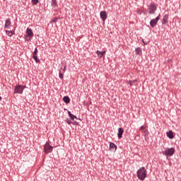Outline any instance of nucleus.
<instances>
[{
	"instance_id": "nucleus-32",
	"label": "nucleus",
	"mask_w": 181,
	"mask_h": 181,
	"mask_svg": "<svg viewBox=\"0 0 181 181\" xmlns=\"http://www.w3.org/2000/svg\"><path fill=\"white\" fill-rule=\"evenodd\" d=\"M143 43H144V45H146V44L145 43V42H144V41H143Z\"/></svg>"
},
{
	"instance_id": "nucleus-8",
	"label": "nucleus",
	"mask_w": 181,
	"mask_h": 181,
	"mask_svg": "<svg viewBox=\"0 0 181 181\" xmlns=\"http://www.w3.org/2000/svg\"><path fill=\"white\" fill-rule=\"evenodd\" d=\"M123 134H124V129H122V127H119L118 129L117 138L119 139H121V138H122Z\"/></svg>"
},
{
	"instance_id": "nucleus-1",
	"label": "nucleus",
	"mask_w": 181,
	"mask_h": 181,
	"mask_svg": "<svg viewBox=\"0 0 181 181\" xmlns=\"http://www.w3.org/2000/svg\"><path fill=\"white\" fill-rule=\"evenodd\" d=\"M137 177L139 180H145V177H146V170H145V167H141L137 170Z\"/></svg>"
},
{
	"instance_id": "nucleus-5",
	"label": "nucleus",
	"mask_w": 181,
	"mask_h": 181,
	"mask_svg": "<svg viewBox=\"0 0 181 181\" xmlns=\"http://www.w3.org/2000/svg\"><path fill=\"white\" fill-rule=\"evenodd\" d=\"M22 93H23L22 85L16 86L14 88V94H22Z\"/></svg>"
},
{
	"instance_id": "nucleus-13",
	"label": "nucleus",
	"mask_w": 181,
	"mask_h": 181,
	"mask_svg": "<svg viewBox=\"0 0 181 181\" xmlns=\"http://www.w3.org/2000/svg\"><path fill=\"white\" fill-rule=\"evenodd\" d=\"M68 115L72 121H74L75 119H77V117L71 114V112L70 111H68Z\"/></svg>"
},
{
	"instance_id": "nucleus-20",
	"label": "nucleus",
	"mask_w": 181,
	"mask_h": 181,
	"mask_svg": "<svg viewBox=\"0 0 181 181\" xmlns=\"http://www.w3.org/2000/svg\"><path fill=\"white\" fill-rule=\"evenodd\" d=\"M33 59H34L36 63H40V59L37 58V55H33Z\"/></svg>"
},
{
	"instance_id": "nucleus-31",
	"label": "nucleus",
	"mask_w": 181,
	"mask_h": 181,
	"mask_svg": "<svg viewBox=\"0 0 181 181\" xmlns=\"http://www.w3.org/2000/svg\"><path fill=\"white\" fill-rule=\"evenodd\" d=\"M1 100H2V97L0 96V101H1Z\"/></svg>"
},
{
	"instance_id": "nucleus-16",
	"label": "nucleus",
	"mask_w": 181,
	"mask_h": 181,
	"mask_svg": "<svg viewBox=\"0 0 181 181\" xmlns=\"http://www.w3.org/2000/svg\"><path fill=\"white\" fill-rule=\"evenodd\" d=\"M167 136H168L170 139H173V132H172L171 130H170L168 132H167Z\"/></svg>"
},
{
	"instance_id": "nucleus-30",
	"label": "nucleus",
	"mask_w": 181,
	"mask_h": 181,
	"mask_svg": "<svg viewBox=\"0 0 181 181\" xmlns=\"http://www.w3.org/2000/svg\"><path fill=\"white\" fill-rule=\"evenodd\" d=\"M63 71H66V66L64 67Z\"/></svg>"
},
{
	"instance_id": "nucleus-10",
	"label": "nucleus",
	"mask_w": 181,
	"mask_h": 181,
	"mask_svg": "<svg viewBox=\"0 0 181 181\" xmlns=\"http://www.w3.org/2000/svg\"><path fill=\"white\" fill-rule=\"evenodd\" d=\"M110 149H112L113 151V152H115L117 151V145H115V144L110 142Z\"/></svg>"
},
{
	"instance_id": "nucleus-6",
	"label": "nucleus",
	"mask_w": 181,
	"mask_h": 181,
	"mask_svg": "<svg viewBox=\"0 0 181 181\" xmlns=\"http://www.w3.org/2000/svg\"><path fill=\"white\" fill-rule=\"evenodd\" d=\"M100 15L103 22H105V21H107V18H108V15H107V11H100Z\"/></svg>"
},
{
	"instance_id": "nucleus-7",
	"label": "nucleus",
	"mask_w": 181,
	"mask_h": 181,
	"mask_svg": "<svg viewBox=\"0 0 181 181\" xmlns=\"http://www.w3.org/2000/svg\"><path fill=\"white\" fill-rule=\"evenodd\" d=\"M159 19H160V18H159V16H158L156 18L151 20L150 26L151 28H155V25L158 24V21H159Z\"/></svg>"
},
{
	"instance_id": "nucleus-25",
	"label": "nucleus",
	"mask_w": 181,
	"mask_h": 181,
	"mask_svg": "<svg viewBox=\"0 0 181 181\" xmlns=\"http://www.w3.org/2000/svg\"><path fill=\"white\" fill-rule=\"evenodd\" d=\"M59 78L61 80H63V78H64L63 74L62 72L59 73Z\"/></svg>"
},
{
	"instance_id": "nucleus-18",
	"label": "nucleus",
	"mask_w": 181,
	"mask_h": 181,
	"mask_svg": "<svg viewBox=\"0 0 181 181\" xmlns=\"http://www.w3.org/2000/svg\"><path fill=\"white\" fill-rule=\"evenodd\" d=\"M6 33L7 36H9V37H12V36H13V32L11 30H6Z\"/></svg>"
},
{
	"instance_id": "nucleus-3",
	"label": "nucleus",
	"mask_w": 181,
	"mask_h": 181,
	"mask_svg": "<svg viewBox=\"0 0 181 181\" xmlns=\"http://www.w3.org/2000/svg\"><path fill=\"white\" fill-rule=\"evenodd\" d=\"M148 8L149 10L148 13H150V15H155V12H156V5L155 3L148 5Z\"/></svg>"
},
{
	"instance_id": "nucleus-9",
	"label": "nucleus",
	"mask_w": 181,
	"mask_h": 181,
	"mask_svg": "<svg viewBox=\"0 0 181 181\" xmlns=\"http://www.w3.org/2000/svg\"><path fill=\"white\" fill-rule=\"evenodd\" d=\"M26 33L28 37H33V31H32V28H28L26 30Z\"/></svg>"
},
{
	"instance_id": "nucleus-27",
	"label": "nucleus",
	"mask_w": 181,
	"mask_h": 181,
	"mask_svg": "<svg viewBox=\"0 0 181 181\" xmlns=\"http://www.w3.org/2000/svg\"><path fill=\"white\" fill-rule=\"evenodd\" d=\"M145 129V126H141L140 128H139V131H142V129Z\"/></svg>"
},
{
	"instance_id": "nucleus-14",
	"label": "nucleus",
	"mask_w": 181,
	"mask_h": 181,
	"mask_svg": "<svg viewBox=\"0 0 181 181\" xmlns=\"http://www.w3.org/2000/svg\"><path fill=\"white\" fill-rule=\"evenodd\" d=\"M51 6H52V8H57V1L56 0H52L51 1Z\"/></svg>"
},
{
	"instance_id": "nucleus-22",
	"label": "nucleus",
	"mask_w": 181,
	"mask_h": 181,
	"mask_svg": "<svg viewBox=\"0 0 181 181\" xmlns=\"http://www.w3.org/2000/svg\"><path fill=\"white\" fill-rule=\"evenodd\" d=\"M59 18L55 17L53 20H52L51 23H56V22H57Z\"/></svg>"
},
{
	"instance_id": "nucleus-29",
	"label": "nucleus",
	"mask_w": 181,
	"mask_h": 181,
	"mask_svg": "<svg viewBox=\"0 0 181 181\" xmlns=\"http://www.w3.org/2000/svg\"><path fill=\"white\" fill-rule=\"evenodd\" d=\"M136 81H137L136 79H135V80L132 81V83H136Z\"/></svg>"
},
{
	"instance_id": "nucleus-21",
	"label": "nucleus",
	"mask_w": 181,
	"mask_h": 181,
	"mask_svg": "<svg viewBox=\"0 0 181 181\" xmlns=\"http://www.w3.org/2000/svg\"><path fill=\"white\" fill-rule=\"evenodd\" d=\"M65 122H66V124H68L69 125H71V124H73V122H71L70 119H65Z\"/></svg>"
},
{
	"instance_id": "nucleus-26",
	"label": "nucleus",
	"mask_w": 181,
	"mask_h": 181,
	"mask_svg": "<svg viewBox=\"0 0 181 181\" xmlns=\"http://www.w3.org/2000/svg\"><path fill=\"white\" fill-rule=\"evenodd\" d=\"M128 84H129L130 87H132V86H134V83H132V81H129Z\"/></svg>"
},
{
	"instance_id": "nucleus-28",
	"label": "nucleus",
	"mask_w": 181,
	"mask_h": 181,
	"mask_svg": "<svg viewBox=\"0 0 181 181\" xmlns=\"http://www.w3.org/2000/svg\"><path fill=\"white\" fill-rule=\"evenodd\" d=\"M72 124H73V125H78V123L77 122H74Z\"/></svg>"
},
{
	"instance_id": "nucleus-23",
	"label": "nucleus",
	"mask_w": 181,
	"mask_h": 181,
	"mask_svg": "<svg viewBox=\"0 0 181 181\" xmlns=\"http://www.w3.org/2000/svg\"><path fill=\"white\" fill-rule=\"evenodd\" d=\"M33 5H37L39 4V0H32Z\"/></svg>"
},
{
	"instance_id": "nucleus-12",
	"label": "nucleus",
	"mask_w": 181,
	"mask_h": 181,
	"mask_svg": "<svg viewBox=\"0 0 181 181\" xmlns=\"http://www.w3.org/2000/svg\"><path fill=\"white\" fill-rule=\"evenodd\" d=\"M10 27H11V19L7 18L5 22V28H6V29H8Z\"/></svg>"
},
{
	"instance_id": "nucleus-15",
	"label": "nucleus",
	"mask_w": 181,
	"mask_h": 181,
	"mask_svg": "<svg viewBox=\"0 0 181 181\" xmlns=\"http://www.w3.org/2000/svg\"><path fill=\"white\" fill-rule=\"evenodd\" d=\"M96 54H98V57H103V56H104V54H105V51L104 52H100L99 50L96 51Z\"/></svg>"
},
{
	"instance_id": "nucleus-24",
	"label": "nucleus",
	"mask_w": 181,
	"mask_h": 181,
	"mask_svg": "<svg viewBox=\"0 0 181 181\" xmlns=\"http://www.w3.org/2000/svg\"><path fill=\"white\" fill-rule=\"evenodd\" d=\"M33 56H37V48H35L33 53Z\"/></svg>"
},
{
	"instance_id": "nucleus-17",
	"label": "nucleus",
	"mask_w": 181,
	"mask_h": 181,
	"mask_svg": "<svg viewBox=\"0 0 181 181\" xmlns=\"http://www.w3.org/2000/svg\"><path fill=\"white\" fill-rule=\"evenodd\" d=\"M63 101L64 103H65L66 104H69L70 103V98H69V96H64L63 98Z\"/></svg>"
},
{
	"instance_id": "nucleus-4",
	"label": "nucleus",
	"mask_w": 181,
	"mask_h": 181,
	"mask_svg": "<svg viewBox=\"0 0 181 181\" xmlns=\"http://www.w3.org/2000/svg\"><path fill=\"white\" fill-rule=\"evenodd\" d=\"M53 151V146H50L49 143L46 142L44 146V152L45 153H50Z\"/></svg>"
},
{
	"instance_id": "nucleus-2",
	"label": "nucleus",
	"mask_w": 181,
	"mask_h": 181,
	"mask_svg": "<svg viewBox=\"0 0 181 181\" xmlns=\"http://www.w3.org/2000/svg\"><path fill=\"white\" fill-rule=\"evenodd\" d=\"M175 154V148H167L165 151H163V155L165 156H173Z\"/></svg>"
},
{
	"instance_id": "nucleus-19",
	"label": "nucleus",
	"mask_w": 181,
	"mask_h": 181,
	"mask_svg": "<svg viewBox=\"0 0 181 181\" xmlns=\"http://www.w3.org/2000/svg\"><path fill=\"white\" fill-rule=\"evenodd\" d=\"M135 52H136V54H142V49H141L140 47L136 48Z\"/></svg>"
},
{
	"instance_id": "nucleus-11",
	"label": "nucleus",
	"mask_w": 181,
	"mask_h": 181,
	"mask_svg": "<svg viewBox=\"0 0 181 181\" xmlns=\"http://www.w3.org/2000/svg\"><path fill=\"white\" fill-rule=\"evenodd\" d=\"M169 17V16L168 14H165L163 17V20H162V24L163 25H166V23H168V18Z\"/></svg>"
}]
</instances>
